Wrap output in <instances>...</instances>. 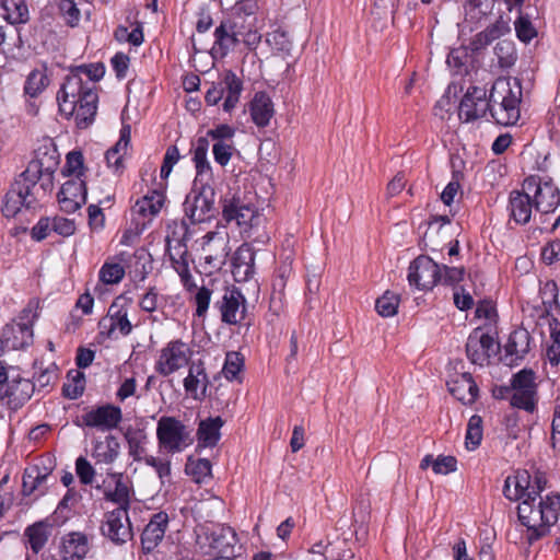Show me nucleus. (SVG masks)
Wrapping results in <instances>:
<instances>
[{"label":"nucleus","mask_w":560,"mask_h":560,"mask_svg":"<svg viewBox=\"0 0 560 560\" xmlns=\"http://www.w3.org/2000/svg\"><path fill=\"white\" fill-rule=\"evenodd\" d=\"M522 95V85L516 78L497 79L489 98L485 88L470 86L460 101L458 116L465 122H470L486 117L489 112L498 124L514 125L521 116Z\"/></svg>","instance_id":"nucleus-1"},{"label":"nucleus","mask_w":560,"mask_h":560,"mask_svg":"<svg viewBox=\"0 0 560 560\" xmlns=\"http://www.w3.org/2000/svg\"><path fill=\"white\" fill-rule=\"evenodd\" d=\"M56 166L57 162L52 159L47 165L43 159L32 160L5 194L2 206L3 215L13 218L23 207L32 208L49 196L54 189Z\"/></svg>","instance_id":"nucleus-2"},{"label":"nucleus","mask_w":560,"mask_h":560,"mask_svg":"<svg viewBox=\"0 0 560 560\" xmlns=\"http://www.w3.org/2000/svg\"><path fill=\"white\" fill-rule=\"evenodd\" d=\"M95 85L84 84L78 74H69L57 95L59 109L66 116H74L80 128H86L97 110Z\"/></svg>","instance_id":"nucleus-3"},{"label":"nucleus","mask_w":560,"mask_h":560,"mask_svg":"<svg viewBox=\"0 0 560 560\" xmlns=\"http://www.w3.org/2000/svg\"><path fill=\"white\" fill-rule=\"evenodd\" d=\"M534 495H527L517 505L520 523L529 532V540L545 536L553 526L560 514V495L550 493L545 497L533 491Z\"/></svg>","instance_id":"nucleus-4"},{"label":"nucleus","mask_w":560,"mask_h":560,"mask_svg":"<svg viewBox=\"0 0 560 560\" xmlns=\"http://www.w3.org/2000/svg\"><path fill=\"white\" fill-rule=\"evenodd\" d=\"M34 384L19 370L0 361V404L10 409L23 406L33 395Z\"/></svg>","instance_id":"nucleus-5"},{"label":"nucleus","mask_w":560,"mask_h":560,"mask_svg":"<svg viewBox=\"0 0 560 560\" xmlns=\"http://www.w3.org/2000/svg\"><path fill=\"white\" fill-rule=\"evenodd\" d=\"M256 196L253 192H236L230 199L224 200L223 218L228 221H235L244 232H250L255 228L260 226L265 218L259 213L256 205Z\"/></svg>","instance_id":"nucleus-6"},{"label":"nucleus","mask_w":560,"mask_h":560,"mask_svg":"<svg viewBox=\"0 0 560 560\" xmlns=\"http://www.w3.org/2000/svg\"><path fill=\"white\" fill-rule=\"evenodd\" d=\"M160 448L167 453H180L194 442L191 431L177 418L163 416L156 425Z\"/></svg>","instance_id":"nucleus-7"},{"label":"nucleus","mask_w":560,"mask_h":560,"mask_svg":"<svg viewBox=\"0 0 560 560\" xmlns=\"http://www.w3.org/2000/svg\"><path fill=\"white\" fill-rule=\"evenodd\" d=\"M523 188L532 194L535 210L541 214L553 212L560 205L559 188L551 179L533 175L524 179Z\"/></svg>","instance_id":"nucleus-8"},{"label":"nucleus","mask_w":560,"mask_h":560,"mask_svg":"<svg viewBox=\"0 0 560 560\" xmlns=\"http://www.w3.org/2000/svg\"><path fill=\"white\" fill-rule=\"evenodd\" d=\"M188 228L186 222H175L173 230L166 236L167 252L172 260L173 267L184 282L190 279L188 264V249L186 242L188 240Z\"/></svg>","instance_id":"nucleus-9"},{"label":"nucleus","mask_w":560,"mask_h":560,"mask_svg":"<svg viewBox=\"0 0 560 560\" xmlns=\"http://www.w3.org/2000/svg\"><path fill=\"white\" fill-rule=\"evenodd\" d=\"M192 355L187 343L177 339L161 349L154 369L162 376H168L186 366Z\"/></svg>","instance_id":"nucleus-10"},{"label":"nucleus","mask_w":560,"mask_h":560,"mask_svg":"<svg viewBox=\"0 0 560 560\" xmlns=\"http://www.w3.org/2000/svg\"><path fill=\"white\" fill-rule=\"evenodd\" d=\"M535 372L524 369L516 373L512 380L513 395L511 405L513 407L533 412L537 402V385L535 383Z\"/></svg>","instance_id":"nucleus-11"},{"label":"nucleus","mask_w":560,"mask_h":560,"mask_svg":"<svg viewBox=\"0 0 560 560\" xmlns=\"http://www.w3.org/2000/svg\"><path fill=\"white\" fill-rule=\"evenodd\" d=\"M121 421L122 411L120 407L105 404L89 409L81 416L80 422L77 424L106 432L118 428Z\"/></svg>","instance_id":"nucleus-12"},{"label":"nucleus","mask_w":560,"mask_h":560,"mask_svg":"<svg viewBox=\"0 0 560 560\" xmlns=\"http://www.w3.org/2000/svg\"><path fill=\"white\" fill-rule=\"evenodd\" d=\"M201 186L199 192H191L184 202L185 214L191 223L205 222L214 213V194L211 183Z\"/></svg>","instance_id":"nucleus-13"},{"label":"nucleus","mask_w":560,"mask_h":560,"mask_svg":"<svg viewBox=\"0 0 560 560\" xmlns=\"http://www.w3.org/2000/svg\"><path fill=\"white\" fill-rule=\"evenodd\" d=\"M441 279V266L428 256L417 257L409 266V283L420 290H431Z\"/></svg>","instance_id":"nucleus-14"},{"label":"nucleus","mask_w":560,"mask_h":560,"mask_svg":"<svg viewBox=\"0 0 560 560\" xmlns=\"http://www.w3.org/2000/svg\"><path fill=\"white\" fill-rule=\"evenodd\" d=\"M102 534L116 545H124L132 539L131 523L128 510L117 508L108 512L105 522L101 526Z\"/></svg>","instance_id":"nucleus-15"},{"label":"nucleus","mask_w":560,"mask_h":560,"mask_svg":"<svg viewBox=\"0 0 560 560\" xmlns=\"http://www.w3.org/2000/svg\"><path fill=\"white\" fill-rule=\"evenodd\" d=\"M34 317L35 315L32 314V310L25 308L22 312L20 322H13L5 325L2 330V338L7 347L12 349H22L32 342V324Z\"/></svg>","instance_id":"nucleus-16"},{"label":"nucleus","mask_w":560,"mask_h":560,"mask_svg":"<svg viewBox=\"0 0 560 560\" xmlns=\"http://www.w3.org/2000/svg\"><path fill=\"white\" fill-rule=\"evenodd\" d=\"M104 498L107 501L118 504V508L129 509L132 495L131 481L121 472H107L102 486Z\"/></svg>","instance_id":"nucleus-17"},{"label":"nucleus","mask_w":560,"mask_h":560,"mask_svg":"<svg viewBox=\"0 0 560 560\" xmlns=\"http://www.w3.org/2000/svg\"><path fill=\"white\" fill-rule=\"evenodd\" d=\"M244 28H246L244 23L237 20L234 22H229L228 20L222 21L214 31L215 42L213 50L220 51L221 56H225L228 51L233 49L241 40L247 44H255L253 39L240 31Z\"/></svg>","instance_id":"nucleus-18"},{"label":"nucleus","mask_w":560,"mask_h":560,"mask_svg":"<svg viewBox=\"0 0 560 560\" xmlns=\"http://www.w3.org/2000/svg\"><path fill=\"white\" fill-rule=\"evenodd\" d=\"M499 345L493 337L482 329H475L468 337L466 352L469 360L479 365H483L491 355L495 354Z\"/></svg>","instance_id":"nucleus-19"},{"label":"nucleus","mask_w":560,"mask_h":560,"mask_svg":"<svg viewBox=\"0 0 560 560\" xmlns=\"http://www.w3.org/2000/svg\"><path fill=\"white\" fill-rule=\"evenodd\" d=\"M58 202L61 211L73 213L79 210L86 201V187L83 179L73 177L67 180L60 188Z\"/></svg>","instance_id":"nucleus-20"},{"label":"nucleus","mask_w":560,"mask_h":560,"mask_svg":"<svg viewBox=\"0 0 560 560\" xmlns=\"http://www.w3.org/2000/svg\"><path fill=\"white\" fill-rule=\"evenodd\" d=\"M222 322L236 325L245 317V299L235 288L226 289L222 300L217 302Z\"/></svg>","instance_id":"nucleus-21"},{"label":"nucleus","mask_w":560,"mask_h":560,"mask_svg":"<svg viewBox=\"0 0 560 560\" xmlns=\"http://www.w3.org/2000/svg\"><path fill=\"white\" fill-rule=\"evenodd\" d=\"M257 11L258 3L256 0H241L233 5L231 15L226 20L229 22L237 20L244 23L246 28L240 31L256 43L258 40V36L256 35Z\"/></svg>","instance_id":"nucleus-22"},{"label":"nucleus","mask_w":560,"mask_h":560,"mask_svg":"<svg viewBox=\"0 0 560 560\" xmlns=\"http://www.w3.org/2000/svg\"><path fill=\"white\" fill-rule=\"evenodd\" d=\"M510 217L518 224H526L530 221L533 210L532 194L522 187V190H513L509 197Z\"/></svg>","instance_id":"nucleus-23"},{"label":"nucleus","mask_w":560,"mask_h":560,"mask_svg":"<svg viewBox=\"0 0 560 560\" xmlns=\"http://www.w3.org/2000/svg\"><path fill=\"white\" fill-rule=\"evenodd\" d=\"M205 238L206 242L202 246L205 261L210 267L220 269L229 256L228 241L218 236L217 233H208Z\"/></svg>","instance_id":"nucleus-24"},{"label":"nucleus","mask_w":560,"mask_h":560,"mask_svg":"<svg viewBox=\"0 0 560 560\" xmlns=\"http://www.w3.org/2000/svg\"><path fill=\"white\" fill-rule=\"evenodd\" d=\"M168 525V515L165 512H159L153 514L149 524L142 532L141 544L142 548L150 552L152 551L163 539L166 528Z\"/></svg>","instance_id":"nucleus-25"},{"label":"nucleus","mask_w":560,"mask_h":560,"mask_svg":"<svg viewBox=\"0 0 560 560\" xmlns=\"http://www.w3.org/2000/svg\"><path fill=\"white\" fill-rule=\"evenodd\" d=\"M532 477L527 470L517 471L515 476L508 477L504 483L503 493L505 498L514 501H522L527 495H534Z\"/></svg>","instance_id":"nucleus-26"},{"label":"nucleus","mask_w":560,"mask_h":560,"mask_svg":"<svg viewBox=\"0 0 560 560\" xmlns=\"http://www.w3.org/2000/svg\"><path fill=\"white\" fill-rule=\"evenodd\" d=\"M450 393L465 405L472 404L478 395V387L469 373L456 375L447 382Z\"/></svg>","instance_id":"nucleus-27"},{"label":"nucleus","mask_w":560,"mask_h":560,"mask_svg":"<svg viewBox=\"0 0 560 560\" xmlns=\"http://www.w3.org/2000/svg\"><path fill=\"white\" fill-rule=\"evenodd\" d=\"M210 547L219 556H234V547L237 544V535L232 527L219 526L208 536Z\"/></svg>","instance_id":"nucleus-28"},{"label":"nucleus","mask_w":560,"mask_h":560,"mask_svg":"<svg viewBox=\"0 0 560 560\" xmlns=\"http://www.w3.org/2000/svg\"><path fill=\"white\" fill-rule=\"evenodd\" d=\"M90 551L89 537L80 532H72L62 539L65 560H82Z\"/></svg>","instance_id":"nucleus-29"},{"label":"nucleus","mask_w":560,"mask_h":560,"mask_svg":"<svg viewBox=\"0 0 560 560\" xmlns=\"http://www.w3.org/2000/svg\"><path fill=\"white\" fill-rule=\"evenodd\" d=\"M249 110L253 121L258 127H266L275 114L273 103L265 92L255 94L250 102Z\"/></svg>","instance_id":"nucleus-30"},{"label":"nucleus","mask_w":560,"mask_h":560,"mask_svg":"<svg viewBox=\"0 0 560 560\" xmlns=\"http://www.w3.org/2000/svg\"><path fill=\"white\" fill-rule=\"evenodd\" d=\"M50 471L47 468L40 469L38 466H33L25 469L23 474L22 492L24 495H31L36 491L44 494L47 490V480Z\"/></svg>","instance_id":"nucleus-31"},{"label":"nucleus","mask_w":560,"mask_h":560,"mask_svg":"<svg viewBox=\"0 0 560 560\" xmlns=\"http://www.w3.org/2000/svg\"><path fill=\"white\" fill-rule=\"evenodd\" d=\"M529 332L524 328L515 329L510 334L505 345V358H511L509 364L524 358L529 351Z\"/></svg>","instance_id":"nucleus-32"},{"label":"nucleus","mask_w":560,"mask_h":560,"mask_svg":"<svg viewBox=\"0 0 560 560\" xmlns=\"http://www.w3.org/2000/svg\"><path fill=\"white\" fill-rule=\"evenodd\" d=\"M224 421L221 417L208 418L201 420L198 430V446L200 447H213L218 444L221 433L220 430L223 427Z\"/></svg>","instance_id":"nucleus-33"},{"label":"nucleus","mask_w":560,"mask_h":560,"mask_svg":"<svg viewBox=\"0 0 560 560\" xmlns=\"http://www.w3.org/2000/svg\"><path fill=\"white\" fill-rule=\"evenodd\" d=\"M255 271V253L248 245L237 248L233 259V275L236 279L246 280Z\"/></svg>","instance_id":"nucleus-34"},{"label":"nucleus","mask_w":560,"mask_h":560,"mask_svg":"<svg viewBox=\"0 0 560 560\" xmlns=\"http://www.w3.org/2000/svg\"><path fill=\"white\" fill-rule=\"evenodd\" d=\"M102 323L105 327L108 323L109 337H112L115 331H119L120 335L127 336L132 329V325L127 316V311L119 308L117 303H113L109 306L107 317L104 318Z\"/></svg>","instance_id":"nucleus-35"},{"label":"nucleus","mask_w":560,"mask_h":560,"mask_svg":"<svg viewBox=\"0 0 560 560\" xmlns=\"http://www.w3.org/2000/svg\"><path fill=\"white\" fill-rule=\"evenodd\" d=\"M208 140L200 138L194 151V162L197 170L196 183L208 185L212 180V173L207 161Z\"/></svg>","instance_id":"nucleus-36"},{"label":"nucleus","mask_w":560,"mask_h":560,"mask_svg":"<svg viewBox=\"0 0 560 560\" xmlns=\"http://www.w3.org/2000/svg\"><path fill=\"white\" fill-rule=\"evenodd\" d=\"M219 85L224 88L225 100L223 103V109L225 112H230L238 103L240 95L243 90V83L234 72L226 71L224 72L223 79Z\"/></svg>","instance_id":"nucleus-37"},{"label":"nucleus","mask_w":560,"mask_h":560,"mask_svg":"<svg viewBox=\"0 0 560 560\" xmlns=\"http://www.w3.org/2000/svg\"><path fill=\"white\" fill-rule=\"evenodd\" d=\"M120 444L114 435H107L102 441H95L93 444L92 456L98 462L110 464L119 455Z\"/></svg>","instance_id":"nucleus-38"},{"label":"nucleus","mask_w":560,"mask_h":560,"mask_svg":"<svg viewBox=\"0 0 560 560\" xmlns=\"http://www.w3.org/2000/svg\"><path fill=\"white\" fill-rule=\"evenodd\" d=\"M207 384L208 378L202 364H196L195 362L190 364L188 375L184 378L185 390L189 393L194 398H197L198 387L202 386L205 390Z\"/></svg>","instance_id":"nucleus-39"},{"label":"nucleus","mask_w":560,"mask_h":560,"mask_svg":"<svg viewBox=\"0 0 560 560\" xmlns=\"http://www.w3.org/2000/svg\"><path fill=\"white\" fill-rule=\"evenodd\" d=\"M4 19L11 24H21L28 21V8L25 0H4Z\"/></svg>","instance_id":"nucleus-40"},{"label":"nucleus","mask_w":560,"mask_h":560,"mask_svg":"<svg viewBox=\"0 0 560 560\" xmlns=\"http://www.w3.org/2000/svg\"><path fill=\"white\" fill-rule=\"evenodd\" d=\"M31 549L38 552L48 540L49 525L46 522H37L25 529Z\"/></svg>","instance_id":"nucleus-41"},{"label":"nucleus","mask_w":560,"mask_h":560,"mask_svg":"<svg viewBox=\"0 0 560 560\" xmlns=\"http://www.w3.org/2000/svg\"><path fill=\"white\" fill-rule=\"evenodd\" d=\"M185 470L192 477L195 482L202 483L207 478L211 477V463L206 458L194 459L189 457Z\"/></svg>","instance_id":"nucleus-42"},{"label":"nucleus","mask_w":560,"mask_h":560,"mask_svg":"<svg viewBox=\"0 0 560 560\" xmlns=\"http://www.w3.org/2000/svg\"><path fill=\"white\" fill-rule=\"evenodd\" d=\"M399 302L398 294L386 291L376 300L375 310L382 317H390L397 314Z\"/></svg>","instance_id":"nucleus-43"},{"label":"nucleus","mask_w":560,"mask_h":560,"mask_svg":"<svg viewBox=\"0 0 560 560\" xmlns=\"http://www.w3.org/2000/svg\"><path fill=\"white\" fill-rule=\"evenodd\" d=\"M164 195L159 191H153L151 195L144 196L141 200L137 201L136 208L139 213L147 215H155L164 203Z\"/></svg>","instance_id":"nucleus-44"},{"label":"nucleus","mask_w":560,"mask_h":560,"mask_svg":"<svg viewBox=\"0 0 560 560\" xmlns=\"http://www.w3.org/2000/svg\"><path fill=\"white\" fill-rule=\"evenodd\" d=\"M494 54L498 62L502 68H510L516 60V52L514 44L510 40H500L494 47Z\"/></svg>","instance_id":"nucleus-45"},{"label":"nucleus","mask_w":560,"mask_h":560,"mask_svg":"<svg viewBox=\"0 0 560 560\" xmlns=\"http://www.w3.org/2000/svg\"><path fill=\"white\" fill-rule=\"evenodd\" d=\"M482 440V419L478 415L470 417L466 432V446L468 450L478 447Z\"/></svg>","instance_id":"nucleus-46"},{"label":"nucleus","mask_w":560,"mask_h":560,"mask_svg":"<svg viewBox=\"0 0 560 560\" xmlns=\"http://www.w3.org/2000/svg\"><path fill=\"white\" fill-rule=\"evenodd\" d=\"M268 43L277 52L289 56L291 55L293 44L289 37V34L282 30H276L268 36Z\"/></svg>","instance_id":"nucleus-47"},{"label":"nucleus","mask_w":560,"mask_h":560,"mask_svg":"<svg viewBox=\"0 0 560 560\" xmlns=\"http://www.w3.org/2000/svg\"><path fill=\"white\" fill-rule=\"evenodd\" d=\"M56 5L66 24L74 27L80 21V10L73 0H57Z\"/></svg>","instance_id":"nucleus-48"},{"label":"nucleus","mask_w":560,"mask_h":560,"mask_svg":"<svg viewBox=\"0 0 560 560\" xmlns=\"http://www.w3.org/2000/svg\"><path fill=\"white\" fill-rule=\"evenodd\" d=\"M49 80L47 75L40 70H34L27 77L24 90L25 93L32 97L40 94L48 85Z\"/></svg>","instance_id":"nucleus-49"},{"label":"nucleus","mask_w":560,"mask_h":560,"mask_svg":"<svg viewBox=\"0 0 560 560\" xmlns=\"http://www.w3.org/2000/svg\"><path fill=\"white\" fill-rule=\"evenodd\" d=\"M539 292L545 307V313L548 315L553 306H559L558 285L553 280H548L540 287Z\"/></svg>","instance_id":"nucleus-50"},{"label":"nucleus","mask_w":560,"mask_h":560,"mask_svg":"<svg viewBox=\"0 0 560 560\" xmlns=\"http://www.w3.org/2000/svg\"><path fill=\"white\" fill-rule=\"evenodd\" d=\"M244 365V359L238 352H228L223 366V374L226 380H236Z\"/></svg>","instance_id":"nucleus-51"},{"label":"nucleus","mask_w":560,"mask_h":560,"mask_svg":"<svg viewBox=\"0 0 560 560\" xmlns=\"http://www.w3.org/2000/svg\"><path fill=\"white\" fill-rule=\"evenodd\" d=\"M125 270L121 265L105 262L100 270V279L106 284H116L122 280Z\"/></svg>","instance_id":"nucleus-52"},{"label":"nucleus","mask_w":560,"mask_h":560,"mask_svg":"<svg viewBox=\"0 0 560 560\" xmlns=\"http://www.w3.org/2000/svg\"><path fill=\"white\" fill-rule=\"evenodd\" d=\"M84 384V374L80 371H74L72 381L63 385L62 393L69 399H77L83 394Z\"/></svg>","instance_id":"nucleus-53"},{"label":"nucleus","mask_w":560,"mask_h":560,"mask_svg":"<svg viewBox=\"0 0 560 560\" xmlns=\"http://www.w3.org/2000/svg\"><path fill=\"white\" fill-rule=\"evenodd\" d=\"M516 35L523 43H529L537 36V31L533 26L528 16L521 15L514 23Z\"/></svg>","instance_id":"nucleus-54"},{"label":"nucleus","mask_w":560,"mask_h":560,"mask_svg":"<svg viewBox=\"0 0 560 560\" xmlns=\"http://www.w3.org/2000/svg\"><path fill=\"white\" fill-rule=\"evenodd\" d=\"M83 168V155L79 151L69 152L67 155L66 165L62 170L65 176L80 177Z\"/></svg>","instance_id":"nucleus-55"},{"label":"nucleus","mask_w":560,"mask_h":560,"mask_svg":"<svg viewBox=\"0 0 560 560\" xmlns=\"http://www.w3.org/2000/svg\"><path fill=\"white\" fill-rule=\"evenodd\" d=\"M105 68L102 63H94L89 66H80L71 74H78L82 80L84 74L91 82H84V84H93L103 78Z\"/></svg>","instance_id":"nucleus-56"},{"label":"nucleus","mask_w":560,"mask_h":560,"mask_svg":"<svg viewBox=\"0 0 560 560\" xmlns=\"http://www.w3.org/2000/svg\"><path fill=\"white\" fill-rule=\"evenodd\" d=\"M75 472L83 485H92L95 469L86 458L81 456L75 460Z\"/></svg>","instance_id":"nucleus-57"},{"label":"nucleus","mask_w":560,"mask_h":560,"mask_svg":"<svg viewBox=\"0 0 560 560\" xmlns=\"http://www.w3.org/2000/svg\"><path fill=\"white\" fill-rule=\"evenodd\" d=\"M127 443H128V452L129 455L133 458L136 462L143 460L145 456L144 447L142 440L144 439L143 435L140 434H127L126 435Z\"/></svg>","instance_id":"nucleus-58"},{"label":"nucleus","mask_w":560,"mask_h":560,"mask_svg":"<svg viewBox=\"0 0 560 560\" xmlns=\"http://www.w3.org/2000/svg\"><path fill=\"white\" fill-rule=\"evenodd\" d=\"M457 469V460L454 456H438L433 462V471L438 475H447Z\"/></svg>","instance_id":"nucleus-59"},{"label":"nucleus","mask_w":560,"mask_h":560,"mask_svg":"<svg viewBox=\"0 0 560 560\" xmlns=\"http://www.w3.org/2000/svg\"><path fill=\"white\" fill-rule=\"evenodd\" d=\"M179 160V152L178 149L175 145H171L167 148L163 164L161 166V177L167 178L173 170V166L178 162Z\"/></svg>","instance_id":"nucleus-60"},{"label":"nucleus","mask_w":560,"mask_h":560,"mask_svg":"<svg viewBox=\"0 0 560 560\" xmlns=\"http://www.w3.org/2000/svg\"><path fill=\"white\" fill-rule=\"evenodd\" d=\"M442 279L439 280L440 283L454 285L463 280L464 278V268L457 267H447L443 265L441 267Z\"/></svg>","instance_id":"nucleus-61"},{"label":"nucleus","mask_w":560,"mask_h":560,"mask_svg":"<svg viewBox=\"0 0 560 560\" xmlns=\"http://www.w3.org/2000/svg\"><path fill=\"white\" fill-rule=\"evenodd\" d=\"M130 133L131 129L129 125H126L120 130V138L117 141V143L112 147L109 151V155L113 156L114 154L120 155L124 158L127 153V148L130 142Z\"/></svg>","instance_id":"nucleus-62"},{"label":"nucleus","mask_w":560,"mask_h":560,"mask_svg":"<svg viewBox=\"0 0 560 560\" xmlns=\"http://www.w3.org/2000/svg\"><path fill=\"white\" fill-rule=\"evenodd\" d=\"M143 462L148 466L153 467L161 479L171 475V463L168 460L156 458L151 455H145Z\"/></svg>","instance_id":"nucleus-63"},{"label":"nucleus","mask_w":560,"mask_h":560,"mask_svg":"<svg viewBox=\"0 0 560 560\" xmlns=\"http://www.w3.org/2000/svg\"><path fill=\"white\" fill-rule=\"evenodd\" d=\"M541 257L542 260L548 265H552L553 262L560 260V241L555 240L544 246L541 250Z\"/></svg>","instance_id":"nucleus-64"}]
</instances>
